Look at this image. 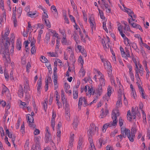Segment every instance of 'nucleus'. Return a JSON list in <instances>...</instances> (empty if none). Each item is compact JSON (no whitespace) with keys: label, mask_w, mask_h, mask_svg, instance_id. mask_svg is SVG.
Here are the masks:
<instances>
[{"label":"nucleus","mask_w":150,"mask_h":150,"mask_svg":"<svg viewBox=\"0 0 150 150\" xmlns=\"http://www.w3.org/2000/svg\"><path fill=\"white\" fill-rule=\"evenodd\" d=\"M140 45L141 46L140 49H141V53H142V55H144V54H145V52L143 50V47L141 45V44H140Z\"/></svg>","instance_id":"obj_51"},{"label":"nucleus","mask_w":150,"mask_h":150,"mask_svg":"<svg viewBox=\"0 0 150 150\" xmlns=\"http://www.w3.org/2000/svg\"><path fill=\"white\" fill-rule=\"evenodd\" d=\"M25 127L24 125H22L21 127V133L23 134V133L25 132Z\"/></svg>","instance_id":"obj_54"},{"label":"nucleus","mask_w":150,"mask_h":150,"mask_svg":"<svg viewBox=\"0 0 150 150\" xmlns=\"http://www.w3.org/2000/svg\"><path fill=\"white\" fill-rule=\"evenodd\" d=\"M50 38V34L49 33H47L46 35V39L47 40L46 43L48 44V42L49 41Z\"/></svg>","instance_id":"obj_32"},{"label":"nucleus","mask_w":150,"mask_h":150,"mask_svg":"<svg viewBox=\"0 0 150 150\" xmlns=\"http://www.w3.org/2000/svg\"><path fill=\"white\" fill-rule=\"evenodd\" d=\"M94 20V17L93 15H91L90 18L89 19V22L90 24L91 25V26L92 28V31H93V28L94 27L95 22L93 21Z\"/></svg>","instance_id":"obj_7"},{"label":"nucleus","mask_w":150,"mask_h":150,"mask_svg":"<svg viewBox=\"0 0 150 150\" xmlns=\"http://www.w3.org/2000/svg\"><path fill=\"white\" fill-rule=\"evenodd\" d=\"M52 118H51V119H54L55 120V118L56 116V112H54V110H53L52 111Z\"/></svg>","instance_id":"obj_57"},{"label":"nucleus","mask_w":150,"mask_h":150,"mask_svg":"<svg viewBox=\"0 0 150 150\" xmlns=\"http://www.w3.org/2000/svg\"><path fill=\"white\" fill-rule=\"evenodd\" d=\"M61 42L63 45H69V42H68L67 40L66 39V36L63 37L62 38Z\"/></svg>","instance_id":"obj_15"},{"label":"nucleus","mask_w":150,"mask_h":150,"mask_svg":"<svg viewBox=\"0 0 150 150\" xmlns=\"http://www.w3.org/2000/svg\"><path fill=\"white\" fill-rule=\"evenodd\" d=\"M127 136L131 142H133L134 141V138H135V134L133 135L130 134V132L129 133L127 134Z\"/></svg>","instance_id":"obj_10"},{"label":"nucleus","mask_w":150,"mask_h":150,"mask_svg":"<svg viewBox=\"0 0 150 150\" xmlns=\"http://www.w3.org/2000/svg\"><path fill=\"white\" fill-rule=\"evenodd\" d=\"M132 116L133 117V119H136V113L135 112V111L134 110V109H133V108H132Z\"/></svg>","instance_id":"obj_41"},{"label":"nucleus","mask_w":150,"mask_h":150,"mask_svg":"<svg viewBox=\"0 0 150 150\" xmlns=\"http://www.w3.org/2000/svg\"><path fill=\"white\" fill-rule=\"evenodd\" d=\"M51 8L55 12L54 16L55 18H57L58 16V13L56 7L54 5H52L51 7Z\"/></svg>","instance_id":"obj_13"},{"label":"nucleus","mask_w":150,"mask_h":150,"mask_svg":"<svg viewBox=\"0 0 150 150\" xmlns=\"http://www.w3.org/2000/svg\"><path fill=\"white\" fill-rule=\"evenodd\" d=\"M80 52H81L82 54L85 57H86V56H87L86 52V50H84V48H83V49H82Z\"/></svg>","instance_id":"obj_47"},{"label":"nucleus","mask_w":150,"mask_h":150,"mask_svg":"<svg viewBox=\"0 0 150 150\" xmlns=\"http://www.w3.org/2000/svg\"><path fill=\"white\" fill-rule=\"evenodd\" d=\"M108 66V68H109V69H108V74L109 76L110 75H111V73L112 71V70L110 69V68L111 67V65H109V66Z\"/></svg>","instance_id":"obj_55"},{"label":"nucleus","mask_w":150,"mask_h":150,"mask_svg":"<svg viewBox=\"0 0 150 150\" xmlns=\"http://www.w3.org/2000/svg\"><path fill=\"white\" fill-rule=\"evenodd\" d=\"M28 126L31 128H34L36 127V125L34 124H32V122H28Z\"/></svg>","instance_id":"obj_49"},{"label":"nucleus","mask_w":150,"mask_h":150,"mask_svg":"<svg viewBox=\"0 0 150 150\" xmlns=\"http://www.w3.org/2000/svg\"><path fill=\"white\" fill-rule=\"evenodd\" d=\"M40 131L38 129H36L34 132V134L35 135L38 134H40Z\"/></svg>","instance_id":"obj_52"},{"label":"nucleus","mask_w":150,"mask_h":150,"mask_svg":"<svg viewBox=\"0 0 150 150\" xmlns=\"http://www.w3.org/2000/svg\"><path fill=\"white\" fill-rule=\"evenodd\" d=\"M50 81L51 82H52V79L51 78H48L45 81V91H47L48 89V82L49 81Z\"/></svg>","instance_id":"obj_12"},{"label":"nucleus","mask_w":150,"mask_h":150,"mask_svg":"<svg viewBox=\"0 0 150 150\" xmlns=\"http://www.w3.org/2000/svg\"><path fill=\"white\" fill-rule=\"evenodd\" d=\"M118 100L117 102V103L116 105V107L117 108H118L120 107V104H122L121 98L118 97Z\"/></svg>","instance_id":"obj_25"},{"label":"nucleus","mask_w":150,"mask_h":150,"mask_svg":"<svg viewBox=\"0 0 150 150\" xmlns=\"http://www.w3.org/2000/svg\"><path fill=\"white\" fill-rule=\"evenodd\" d=\"M3 53L4 54V56H3L4 59V60L5 61V62L7 63H10L11 62V60L9 59L8 60H7V59L6 55H8L9 58V49L4 50V51Z\"/></svg>","instance_id":"obj_1"},{"label":"nucleus","mask_w":150,"mask_h":150,"mask_svg":"<svg viewBox=\"0 0 150 150\" xmlns=\"http://www.w3.org/2000/svg\"><path fill=\"white\" fill-rule=\"evenodd\" d=\"M45 23L46 24V26L49 28L51 27V24L48 20L46 19L45 18L44 19Z\"/></svg>","instance_id":"obj_24"},{"label":"nucleus","mask_w":150,"mask_h":150,"mask_svg":"<svg viewBox=\"0 0 150 150\" xmlns=\"http://www.w3.org/2000/svg\"><path fill=\"white\" fill-rule=\"evenodd\" d=\"M112 126V123L111 124L110 123L105 124L103 126V130L104 129L106 130L108 127H110Z\"/></svg>","instance_id":"obj_20"},{"label":"nucleus","mask_w":150,"mask_h":150,"mask_svg":"<svg viewBox=\"0 0 150 150\" xmlns=\"http://www.w3.org/2000/svg\"><path fill=\"white\" fill-rule=\"evenodd\" d=\"M128 21L129 24L131 25L133 28H136V26H137V24L132 22V21H130V19H128Z\"/></svg>","instance_id":"obj_27"},{"label":"nucleus","mask_w":150,"mask_h":150,"mask_svg":"<svg viewBox=\"0 0 150 150\" xmlns=\"http://www.w3.org/2000/svg\"><path fill=\"white\" fill-rule=\"evenodd\" d=\"M82 138H79L78 142V144L79 145V146H78V148H80V147L81 146L82 144Z\"/></svg>","instance_id":"obj_40"},{"label":"nucleus","mask_w":150,"mask_h":150,"mask_svg":"<svg viewBox=\"0 0 150 150\" xmlns=\"http://www.w3.org/2000/svg\"><path fill=\"white\" fill-rule=\"evenodd\" d=\"M127 118L128 120L129 121H131V120L132 119V117L131 116V112L130 110H128L127 112Z\"/></svg>","instance_id":"obj_26"},{"label":"nucleus","mask_w":150,"mask_h":150,"mask_svg":"<svg viewBox=\"0 0 150 150\" xmlns=\"http://www.w3.org/2000/svg\"><path fill=\"white\" fill-rule=\"evenodd\" d=\"M147 136L149 137V139L150 138V125L149 127L147 129Z\"/></svg>","instance_id":"obj_58"},{"label":"nucleus","mask_w":150,"mask_h":150,"mask_svg":"<svg viewBox=\"0 0 150 150\" xmlns=\"http://www.w3.org/2000/svg\"><path fill=\"white\" fill-rule=\"evenodd\" d=\"M82 13L83 16V19L84 21L86 22L87 21V17L86 14V11L85 10L82 11Z\"/></svg>","instance_id":"obj_36"},{"label":"nucleus","mask_w":150,"mask_h":150,"mask_svg":"<svg viewBox=\"0 0 150 150\" xmlns=\"http://www.w3.org/2000/svg\"><path fill=\"white\" fill-rule=\"evenodd\" d=\"M78 62L81 63V66H82L83 65V64L84 63V61L82 59V56L80 55L79 56V58L78 59Z\"/></svg>","instance_id":"obj_31"},{"label":"nucleus","mask_w":150,"mask_h":150,"mask_svg":"<svg viewBox=\"0 0 150 150\" xmlns=\"http://www.w3.org/2000/svg\"><path fill=\"white\" fill-rule=\"evenodd\" d=\"M51 126L52 127L53 130H54V127L55 125V120L54 119L51 120Z\"/></svg>","instance_id":"obj_48"},{"label":"nucleus","mask_w":150,"mask_h":150,"mask_svg":"<svg viewBox=\"0 0 150 150\" xmlns=\"http://www.w3.org/2000/svg\"><path fill=\"white\" fill-rule=\"evenodd\" d=\"M97 95L99 96H101L103 92L102 86V85H99L98 86V88L96 90Z\"/></svg>","instance_id":"obj_9"},{"label":"nucleus","mask_w":150,"mask_h":150,"mask_svg":"<svg viewBox=\"0 0 150 150\" xmlns=\"http://www.w3.org/2000/svg\"><path fill=\"white\" fill-rule=\"evenodd\" d=\"M22 46L21 42V41L17 40L16 45V47L18 50H21Z\"/></svg>","instance_id":"obj_11"},{"label":"nucleus","mask_w":150,"mask_h":150,"mask_svg":"<svg viewBox=\"0 0 150 150\" xmlns=\"http://www.w3.org/2000/svg\"><path fill=\"white\" fill-rule=\"evenodd\" d=\"M51 136L50 134L46 133L45 134V138L46 139L45 142L46 143L48 142L51 139Z\"/></svg>","instance_id":"obj_14"},{"label":"nucleus","mask_w":150,"mask_h":150,"mask_svg":"<svg viewBox=\"0 0 150 150\" xmlns=\"http://www.w3.org/2000/svg\"><path fill=\"white\" fill-rule=\"evenodd\" d=\"M103 76V75H102L99 79L100 84V85H102V86L103 85L104 86L105 85V80L102 77Z\"/></svg>","instance_id":"obj_17"},{"label":"nucleus","mask_w":150,"mask_h":150,"mask_svg":"<svg viewBox=\"0 0 150 150\" xmlns=\"http://www.w3.org/2000/svg\"><path fill=\"white\" fill-rule=\"evenodd\" d=\"M92 87H91V88H90L89 86H88L87 95L90 94V95H91L92 94ZM86 94H87V93H86Z\"/></svg>","instance_id":"obj_42"},{"label":"nucleus","mask_w":150,"mask_h":150,"mask_svg":"<svg viewBox=\"0 0 150 150\" xmlns=\"http://www.w3.org/2000/svg\"><path fill=\"white\" fill-rule=\"evenodd\" d=\"M42 83H38V86L37 87V91L38 93L40 94V89H41V86H42Z\"/></svg>","instance_id":"obj_29"},{"label":"nucleus","mask_w":150,"mask_h":150,"mask_svg":"<svg viewBox=\"0 0 150 150\" xmlns=\"http://www.w3.org/2000/svg\"><path fill=\"white\" fill-rule=\"evenodd\" d=\"M17 12L18 13V14H20V16L22 11V8L21 7H19L17 9Z\"/></svg>","instance_id":"obj_53"},{"label":"nucleus","mask_w":150,"mask_h":150,"mask_svg":"<svg viewBox=\"0 0 150 150\" xmlns=\"http://www.w3.org/2000/svg\"><path fill=\"white\" fill-rule=\"evenodd\" d=\"M42 9L43 11V13L45 14V15H43L42 16V18L43 21H44V19L45 18H48V16L47 13H46L47 11L46 9L44 8H42Z\"/></svg>","instance_id":"obj_21"},{"label":"nucleus","mask_w":150,"mask_h":150,"mask_svg":"<svg viewBox=\"0 0 150 150\" xmlns=\"http://www.w3.org/2000/svg\"><path fill=\"white\" fill-rule=\"evenodd\" d=\"M129 74L131 80L133 81H134V75L133 73V72H131V73H129Z\"/></svg>","instance_id":"obj_61"},{"label":"nucleus","mask_w":150,"mask_h":150,"mask_svg":"<svg viewBox=\"0 0 150 150\" xmlns=\"http://www.w3.org/2000/svg\"><path fill=\"white\" fill-rule=\"evenodd\" d=\"M102 43L103 46L105 50H106V49L108 48L107 46H106V44L105 43V40L103 39L102 40Z\"/></svg>","instance_id":"obj_50"},{"label":"nucleus","mask_w":150,"mask_h":150,"mask_svg":"<svg viewBox=\"0 0 150 150\" xmlns=\"http://www.w3.org/2000/svg\"><path fill=\"white\" fill-rule=\"evenodd\" d=\"M84 97H81L79 98V103H78V106L79 108L81 109V105L82 104V101H83V100Z\"/></svg>","instance_id":"obj_23"},{"label":"nucleus","mask_w":150,"mask_h":150,"mask_svg":"<svg viewBox=\"0 0 150 150\" xmlns=\"http://www.w3.org/2000/svg\"><path fill=\"white\" fill-rule=\"evenodd\" d=\"M75 91H73V97L74 99H76L78 97V93L77 90L74 89Z\"/></svg>","instance_id":"obj_19"},{"label":"nucleus","mask_w":150,"mask_h":150,"mask_svg":"<svg viewBox=\"0 0 150 150\" xmlns=\"http://www.w3.org/2000/svg\"><path fill=\"white\" fill-rule=\"evenodd\" d=\"M122 93V88L121 87H120V86L119 87V89L118 91V97L121 98Z\"/></svg>","instance_id":"obj_22"},{"label":"nucleus","mask_w":150,"mask_h":150,"mask_svg":"<svg viewBox=\"0 0 150 150\" xmlns=\"http://www.w3.org/2000/svg\"><path fill=\"white\" fill-rule=\"evenodd\" d=\"M65 91V92L67 93H68L69 95V96H71V90L68 91V89H67V88H66Z\"/></svg>","instance_id":"obj_62"},{"label":"nucleus","mask_w":150,"mask_h":150,"mask_svg":"<svg viewBox=\"0 0 150 150\" xmlns=\"http://www.w3.org/2000/svg\"><path fill=\"white\" fill-rule=\"evenodd\" d=\"M36 52V50L35 49V46H33L30 52L31 54H35Z\"/></svg>","instance_id":"obj_28"},{"label":"nucleus","mask_w":150,"mask_h":150,"mask_svg":"<svg viewBox=\"0 0 150 150\" xmlns=\"http://www.w3.org/2000/svg\"><path fill=\"white\" fill-rule=\"evenodd\" d=\"M101 60L102 62H103L104 64H106L108 66H109V64H110V62H109V63H108V61L106 59L103 58Z\"/></svg>","instance_id":"obj_38"},{"label":"nucleus","mask_w":150,"mask_h":150,"mask_svg":"<svg viewBox=\"0 0 150 150\" xmlns=\"http://www.w3.org/2000/svg\"><path fill=\"white\" fill-rule=\"evenodd\" d=\"M31 65L30 63L29 62H28L26 66V71L28 72H29V69Z\"/></svg>","instance_id":"obj_45"},{"label":"nucleus","mask_w":150,"mask_h":150,"mask_svg":"<svg viewBox=\"0 0 150 150\" xmlns=\"http://www.w3.org/2000/svg\"><path fill=\"white\" fill-rule=\"evenodd\" d=\"M94 127H95V125L93 124H92L90 125V127L89 128V133H88L89 134L94 135L96 131V129H98V127H95L94 128Z\"/></svg>","instance_id":"obj_2"},{"label":"nucleus","mask_w":150,"mask_h":150,"mask_svg":"<svg viewBox=\"0 0 150 150\" xmlns=\"http://www.w3.org/2000/svg\"><path fill=\"white\" fill-rule=\"evenodd\" d=\"M137 132V129L135 127H132V128L131 130V132H130V134H135Z\"/></svg>","instance_id":"obj_33"},{"label":"nucleus","mask_w":150,"mask_h":150,"mask_svg":"<svg viewBox=\"0 0 150 150\" xmlns=\"http://www.w3.org/2000/svg\"><path fill=\"white\" fill-rule=\"evenodd\" d=\"M101 113L100 114V115L102 116L101 118H103L106 116V114H105L104 112V109L103 108L101 110Z\"/></svg>","instance_id":"obj_37"},{"label":"nucleus","mask_w":150,"mask_h":150,"mask_svg":"<svg viewBox=\"0 0 150 150\" xmlns=\"http://www.w3.org/2000/svg\"><path fill=\"white\" fill-rule=\"evenodd\" d=\"M112 88L111 87L109 86L108 87V97H110V96H111V89Z\"/></svg>","instance_id":"obj_34"},{"label":"nucleus","mask_w":150,"mask_h":150,"mask_svg":"<svg viewBox=\"0 0 150 150\" xmlns=\"http://www.w3.org/2000/svg\"><path fill=\"white\" fill-rule=\"evenodd\" d=\"M119 123L120 127L122 126L123 124V120L122 119V117H120L119 119Z\"/></svg>","instance_id":"obj_39"},{"label":"nucleus","mask_w":150,"mask_h":150,"mask_svg":"<svg viewBox=\"0 0 150 150\" xmlns=\"http://www.w3.org/2000/svg\"><path fill=\"white\" fill-rule=\"evenodd\" d=\"M10 45V43L9 40L7 39L6 40V42L5 44L4 45V50L8 49L9 46Z\"/></svg>","instance_id":"obj_16"},{"label":"nucleus","mask_w":150,"mask_h":150,"mask_svg":"<svg viewBox=\"0 0 150 150\" xmlns=\"http://www.w3.org/2000/svg\"><path fill=\"white\" fill-rule=\"evenodd\" d=\"M41 58L42 59L44 60V61L42 62L43 63H46L48 62V60L45 57L43 56H42L41 57Z\"/></svg>","instance_id":"obj_43"},{"label":"nucleus","mask_w":150,"mask_h":150,"mask_svg":"<svg viewBox=\"0 0 150 150\" xmlns=\"http://www.w3.org/2000/svg\"><path fill=\"white\" fill-rule=\"evenodd\" d=\"M7 91H9L8 88L4 85V87L3 88V89L2 90V94L3 95L4 93Z\"/></svg>","instance_id":"obj_35"},{"label":"nucleus","mask_w":150,"mask_h":150,"mask_svg":"<svg viewBox=\"0 0 150 150\" xmlns=\"http://www.w3.org/2000/svg\"><path fill=\"white\" fill-rule=\"evenodd\" d=\"M8 138L6 136L5 137V138L4 139L5 141L6 142V143L8 145V146H11V144L9 142L8 140Z\"/></svg>","instance_id":"obj_44"},{"label":"nucleus","mask_w":150,"mask_h":150,"mask_svg":"<svg viewBox=\"0 0 150 150\" xmlns=\"http://www.w3.org/2000/svg\"><path fill=\"white\" fill-rule=\"evenodd\" d=\"M55 94L56 95V101H59V94L58 92L57 91H55Z\"/></svg>","instance_id":"obj_46"},{"label":"nucleus","mask_w":150,"mask_h":150,"mask_svg":"<svg viewBox=\"0 0 150 150\" xmlns=\"http://www.w3.org/2000/svg\"><path fill=\"white\" fill-rule=\"evenodd\" d=\"M18 94L20 97H21V96L23 97V96L24 91L22 85H20V86L19 88L18 91Z\"/></svg>","instance_id":"obj_8"},{"label":"nucleus","mask_w":150,"mask_h":150,"mask_svg":"<svg viewBox=\"0 0 150 150\" xmlns=\"http://www.w3.org/2000/svg\"><path fill=\"white\" fill-rule=\"evenodd\" d=\"M78 120L76 117L74 118L73 124L74 126L76 128L78 126Z\"/></svg>","instance_id":"obj_18"},{"label":"nucleus","mask_w":150,"mask_h":150,"mask_svg":"<svg viewBox=\"0 0 150 150\" xmlns=\"http://www.w3.org/2000/svg\"><path fill=\"white\" fill-rule=\"evenodd\" d=\"M3 32H2L1 33V42L3 43L4 42V40H5L6 39V40L7 39L8 40H8H9V38H7L8 35L9 34V31L8 30V29H7V28H6L4 36L3 35Z\"/></svg>","instance_id":"obj_5"},{"label":"nucleus","mask_w":150,"mask_h":150,"mask_svg":"<svg viewBox=\"0 0 150 150\" xmlns=\"http://www.w3.org/2000/svg\"><path fill=\"white\" fill-rule=\"evenodd\" d=\"M40 137H35L34 138V141L35 144V146L36 147L38 148L36 150H38V149L41 150V148L40 147Z\"/></svg>","instance_id":"obj_4"},{"label":"nucleus","mask_w":150,"mask_h":150,"mask_svg":"<svg viewBox=\"0 0 150 150\" xmlns=\"http://www.w3.org/2000/svg\"><path fill=\"white\" fill-rule=\"evenodd\" d=\"M112 118L113 120V122L112 123V126H116L117 122V116L116 115L115 112H113L112 111Z\"/></svg>","instance_id":"obj_6"},{"label":"nucleus","mask_w":150,"mask_h":150,"mask_svg":"<svg viewBox=\"0 0 150 150\" xmlns=\"http://www.w3.org/2000/svg\"><path fill=\"white\" fill-rule=\"evenodd\" d=\"M132 47L134 49V50L136 49H137V48L138 47L137 44L134 42L132 43Z\"/></svg>","instance_id":"obj_63"},{"label":"nucleus","mask_w":150,"mask_h":150,"mask_svg":"<svg viewBox=\"0 0 150 150\" xmlns=\"http://www.w3.org/2000/svg\"><path fill=\"white\" fill-rule=\"evenodd\" d=\"M35 14V13H33L32 11L29 12L27 13V15L30 17L32 18L35 17L34 16Z\"/></svg>","instance_id":"obj_30"},{"label":"nucleus","mask_w":150,"mask_h":150,"mask_svg":"<svg viewBox=\"0 0 150 150\" xmlns=\"http://www.w3.org/2000/svg\"><path fill=\"white\" fill-rule=\"evenodd\" d=\"M69 17L70 18V20L71 21H72L73 22H74L75 23V18L72 15L69 14Z\"/></svg>","instance_id":"obj_60"},{"label":"nucleus","mask_w":150,"mask_h":150,"mask_svg":"<svg viewBox=\"0 0 150 150\" xmlns=\"http://www.w3.org/2000/svg\"><path fill=\"white\" fill-rule=\"evenodd\" d=\"M71 4L72 6L73 9L74 10L75 9V4L74 1L73 0H70Z\"/></svg>","instance_id":"obj_56"},{"label":"nucleus","mask_w":150,"mask_h":150,"mask_svg":"<svg viewBox=\"0 0 150 150\" xmlns=\"http://www.w3.org/2000/svg\"><path fill=\"white\" fill-rule=\"evenodd\" d=\"M121 135L124 138H125L126 137L127 135V134L129 133L130 131L128 129L123 128L122 127L121 129Z\"/></svg>","instance_id":"obj_3"},{"label":"nucleus","mask_w":150,"mask_h":150,"mask_svg":"<svg viewBox=\"0 0 150 150\" xmlns=\"http://www.w3.org/2000/svg\"><path fill=\"white\" fill-rule=\"evenodd\" d=\"M4 75L5 76V78L6 79H7V80H8V79L9 78V75L6 72V71L5 70L4 71Z\"/></svg>","instance_id":"obj_59"},{"label":"nucleus","mask_w":150,"mask_h":150,"mask_svg":"<svg viewBox=\"0 0 150 150\" xmlns=\"http://www.w3.org/2000/svg\"><path fill=\"white\" fill-rule=\"evenodd\" d=\"M106 148V150H113V147L110 146L109 145L107 146Z\"/></svg>","instance_id":"obj_64"}]
</instances>
